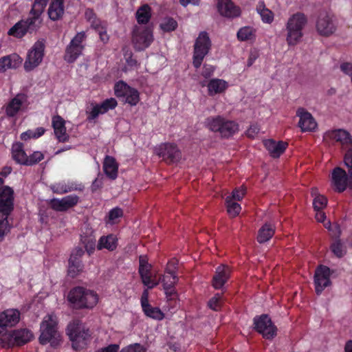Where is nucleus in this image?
I'll use <instances>...</instances> for the list:
<instances>
[{
    "label": "nucleus",
    "mask_w": 352,
    "mask_h": 352,
    "mask_svg": "<svg viewBox=\"0 0 352 352\" xmlns=\"http://www.w3.org/2000/svg\"><path fill=\"white\" fill-rule=\"evenodd\" d=\"M296 116L300 118L298 126L302 132L312 131L317 128L318 124L314 118L305 108H298L296 111Z\"/></svg>",
    "instance_id": "19"
},
{
    "label": "nucleus",
    "mask_w": 352,
    "mask_h": 352,
    "mask_svg": "<svg viewBox=\"0 0 352 352\" xmlns=\"http://www.w3.org/2000/svg\"><path fill=\"white\" fill-rule=\"evenodd\" d=\"M4 183L3 178L0 177V195H2L3 198H6L9 197V195L11 193L12 195V202L14 203V190L8 186H3Z\"/></svg>",
    "instance_id": "48"
},
{
    "label": "nucleus",
    "mask_w": 352,
    "mask_h": 352,
    "mask_svg": "<svg viewBox=\"0 0 352 352\" xmlns=\"http://www.w3.org/2000/svg\"><path fill=\"white\" fill-rule=\"evenodd\" d=\"M221 296L219 294H217L214 295V297H212L208 302V307L214 310V311H219L221 307Z\"/></svg>",
    "instance_id": "50"
},
{
    "label": "nucleus",
    "mask_w": 352,
    "mask_h": 352,
    "mask_svg": "<svg viewBox=\"0 0 352 352\" xmlns=\"http://www.w3.org/2000/svg\"><path fill=\"white\" fill-rule=\"evenodd\" d=\"M12 154V158L16 163L26 166L28 155L23 150V144L22 143L17 142L13 144Z\"/></svg>",
    "instance_id": "31"
},
{
    "label": "nucleus",
    "mask_w": 352,
    "mask_h": 352,
    "mask_svg": "<svg viewBox=\"0 0 352 352\" xmlns=\"http://www.w3.org/2000/svg\"><path fill=\"white\" fill-rule=\"evenodd\" d=\"M330 269L324 265H320L314 274V284L316 293L320 295L327 287L331 283L330 278Z\"/></svg>",
    "instance_id": "17"
},
{
    "label": "nucleus",
    "mask_w": 352,
    "mask_h": 352,
    "mask_svg": "<svg viewBox=\"0 0 352 352\" xmlns=\"http://www.w3.org/2000/svg\"><path fill=\"white\" fill-rule=\"evenodd\" d=\"M131 87L123 81H120L115 85L114 92L117 97H124Z\"/></svg>",
    "instance_id": "42"
},
{
    "label": "nucleus",
    "mask_w": 352,
    "mask_h": 352,
    "mask_svg": "<svg viewBox=\"0 0 352 352\" xmlns=\"http://www.w3.org/2000/svg\"><path fill=\"white\" fill-rule=\"evenodd\" d=\"M258 13L261 15L264 23H271L274 20L273 12L265 7L264 2L261 1L256 7Z\"/></svg>",
    "instance_id": "37"
},
{
    "label": "nucleus",
    "mask_w": 352,
    "mask_h": 352,
    "mask_svg": "<svg viewBox=\"0 0 352 352\" xmlns=\"http://www.w3.org/2000/svg\"><path fill=\"white\" fill-rule=\"evenodd\" d=\"M45 39L38 40L29 51L24 63V69L26 72H30L36 67L41 62L44 56L45 47Z\"/></svg>",
    "instance_id": "12"
},
{
    "label": "nucleus",
    "mask_w": 352,
    "mask_h": 352,
    "mask_svg": "<svg viewBox=\"0 0 352 352\" xmlns=\"http://www.w3.org/2000/svg\"><path fill=\"white\" fill-rule=\"evenodd\" d=\"M259 131V129L257 126H251L248 130L247 131V135L249 138H253L255 135V134L258 133Z\"/></svg>",
    "instance_id": "60"
},
{
    "label": "nucleus",
    "mask_w": 352,
    "mask_h": 352,
    "mask_svg": "<svg viewBox=\"0 0 352 352\" xmlns=\"http://www.w3.org/2000/svg\"><path fill=\"white\" fill-rule=\"evenodd\" d=\"M136 19L140 24H146L151 19V8L148 5L142 6L136 12Z\"/></svg>",
    "instance_id": "36"
},
{
    "label": "nucleus",
    "mask_w": 352,
    "mask_h": 352,
    "mask_svg": "<svg viewBox=\"0 0 352 352\" xmlns=\"http://www.w3.org/2000/svg\"><path fill=\"white\" fill-rule=\"evenodd\" d=\"M103 170L106 175L111 179L118 177V164L113 157L107 155L104 160Z\"/></svg>",
    "instance_id": "29"
},
{
    "label": "nucleus",
    "mask_w": 352,
    "mask_h": 352,
    "mask_svg": "<svg viewBox=\"0 0 352 352\" xmlns=\"http://www.w3.org/2000/svg\"><path fill=\"white\" fill-rule=\"evenodd\" d=\"M44 158V155L39 151H35L29 157L28 156V163L26 166H32L41 162Z\"/></svg>",
    "instance_id": "49"
},
{
    "label": "nucleus",
    "mask_w": 352,
    "mask_h": 352,
    "mask_svg": "<svg viewBox=\"0 0 352 352\" xmlns=\"http://www.w3.org/2000/svg\"><path fill=\"white\" fill-rule=\"evenodd\" d=\"M67 298L76 309L92 308L97 304L98 300L94 292L82 287L72 289Z\"/></svg>",
    "instance_id": "5"
},
{
    "label": "nucleus",
    "mask_w": 352,
    "mask_h": 352,
    "mask_svg": "<svg viewBox=\"0 0 352 352\" xmlns=\"http://www.w3.org/2000/svg\"><path fill=\"white\" fill-rule=\"evenodd\" d=\"M327 198L322 195H316L313 200V206L315 211H319L327 205Z\"/></svg>",
    "instance_id": "45"
},
{
    "label": "nucleus",
    "mask_w": 352,
    "mask_h": 352,
    "mask_svg": "<svg viewBox=\"0 0 352 352\" xmlns=\"http://www.w3.org/2000/svg\"><path fill=\"white\" fill-rule=\"evenodd\" d=\"M142 309L147 316L153 319L160 320L164 318V314L158 307H153L148 304L144 305Z\"/></svg>",
    "instance_id": "40"
},
{
    "label": "nucleus",
    "mask_w": 352,
    "mask_h": 352,
    "mask_svg": "<svg viewBox=\"0 0 352 352\" xmlns=\"http://www.w3.org/2000/svg\"><path fill=\"white\" fill-rule=\"evenodd\" d=\"M47 1L35 0L30 12L32 16L15 23L9 30L8 35L21 38L27 33H36L41 26L42 20L40 19V16L43 12Z\"/></svg>",
    "instance_id": "1"
},
{
    "label": "nucleus",
    "mask_w": 352,
    "mask_h": 352,
    "mask_svg": "<svg viewBox=\"0 0 352 352\" xmlns=\"http://www.w3.org/2000/svg\"><path fill=\"white\" fill-rule=\"evenodd\" d=\"M206 126L212 131L219 132L222 138H228L239 130L238 124L221 116L210 117L206 120Z\"/></svg>",
    "instance_id": "7"
},
{
    "label": "nucleus",
    "mask_w": 352,
    "mask_h": 352,
    "mask_svg": "<svg viewBox=\"0 0 352 352\" xmlns=\"http://www.w3.org/2000/svg\"><path fill=\"white\" fill-rule=\"evenodd\" d=\"M21 138L23 140H28L30 138H36L34 131L28 130L21 135Z\"/></svg>",
    "instance_id": "58"
},
{
    "label": "nucleus",
    "mask_w": 352,
    "mask_h": 352,
    "mask_svg": "<svg viewBox=\"0 0 352 352\" xmlns=\"http://www.w3.org/2000/svg\"><path fill=\"white\" fill-rule=\"evenodd\" d=\"M84 254L82 248L76 247L73 250L69 259L68 274L72 278L76 277L83 270V264L80 258Z\"/></svg>",
    "instance_id": "18"
},
{
    "label": "nucleus",
    "mask_w": 352,
    "mask_h": 352,
    "mask_svg": "<svg viewBox=\"0 0 352 352\" xmlns=\"http://www.w3.org/2000/svg\"><path fill=\"white\" fill-rule=\"evenodd\" d=\"M116 99L111 98L103 101L100 104L95 105L89 113L87 120L91 121L96 118L100 114L107 112L109 109H113L117 106Z\"/></svg>",
    "instance_id": "23"
},
{
    "label": "nucleus",
    "mask_w": 352,
    "mask_h": 352,
    "mask_svg": "<svg viewBox=\"0 0 352 352\" xmlns=\"http://www.w3.org/2000/svg\"><path fill=\"white\" fill-rule=\"evenodd\" d=\"M307 23L305 15L301 12L293 14L287 23V37L286 41L289 45H296L298 43L302 36V29Z\"/></svg>",
    "instance_id": "6"
},
{
    "label": "nucleus",
    "mask_w": 352,
    "mask_h": 352,
    "mask_svg": "<svg viewBox=\"0 0 352 352\" xmlns=\"http://www.w3.org/2000/svg\"><path fill=\"white\" fill-rule=\"evenodd\" d=\"M337 29V24L333 16L326 12L320 13L316 21V30L323 36H329Z\"/></svg>",
    "instance_id": "14"
},
{
    "label": "nucleus",
    "mask_w": 352,
    "mask_h": 352,
    "mask_svg": "<svg viewBox=\"0 0 352 352\" xmlns=\"http://www.w3.org/2000/svg\"><path fill=\"white\" fill-rule=\"evenodd\" d=\"M66 331L72 342L73 349L76 351L85 348L91 337L89 329L85 328L83 323L78 319L68 324Z\"/></svg>",
    "instance_id": "4"
},
{
    "label": "nucleus",
    "mask_w": 352,
    "mask_h": 352,
    "mask_svg": "<svg viewBox=\"0 0 352 352\" xmlns=\"http://www.w3.org/2000/svg\"><path fill=\"white\" fill-rule=\"evenodd\" d=\"M117 239L112 235L109 234L107 236H102L98 244V249L101 250L106 248L110 251L115 250L117 247Z\"/></svg>",
    "instance_id": "35"
},
{
    "label": "nucleus",
    "mask_w": 352,
    "mask_h": 352,
    "mask_svg": "<svg viewBox=\"0 0 352 352\" xmlns=\"http://www.w3.org/2000/svg\"><path fill=\"white\" fill-rule=\"evenodd\" d=\"M244 195H245V189L239 190V188H235L232 191V195L228 196L227 197H232V201H234V200L241 201L243 199Z\"/></svg>",
    "instance_id": "54"
},
{
    "label": "nucleus",
    "mask_w": 352,
    "mask_h": 352,
    "mask_svg": "<svg viewBox=\"0 0 352 352\" xmlns=\"http://www.w3.org/2000/svg\"><path fill=\"white\" fill-rule=\"evenodd\" d=\"M22 63V58L16 54H12L0 58V72H4L7 69H16Z\"/></svg>",
    "instance_id": "27"
},
{
    "label": "nucleus",
    "mask_w": 352,
    "mask_h": 352,
    "mask_svg": "<svg viewBox=\"0 0 352 352\" xmlns=\"http://www.w3.org/2000/svg\"><path fill=\"white\" fill-rule=\"evenodd\" d=\"M85 38V33L84 32H80L78 33L71 41L70 44L74 46L84 47L82 45V42Z\"/></svg>",
    "instance_id": "53"
},
{
    "label": "nucleus",
    "mask_w": 352,
    "mask_h": 352,
    "mask_svg": "<svg viewBox=\"0 0 352 352\" xmlns=\"http://www.w3.org/2000/svg\"><path fill=\"white\" fill-rule=\"evenodd\" d=\"M226 87L227 82L220 79H212L208 85V93L210 96L224 91Z\"/></svg>",
    "instance_id": "34"
},
{
    "label": "nucleus",
    "mask_w": 352,
    "mask_h": 352,
    "mask_svg": "<svg viewBox=\"0 0 352 352\" xmlns=\"http://www.w3.org/2000/svg\"><path fill=\"white\" fill-rule=\"evenodd\" d=\"M20 319V313L16 309H7L0 314V338L6 336V328L16 325Z\"/></svg>",
    "instance_id": "16"
},
{
    "label": "nucleus",
    "mask_w": 352,
    "mask_h": 352,
    "mask_svg": "<svg viewBox=\"0 0 352 352\" xmlns=\"http://www.w3.org/2000/svg\"><path fill=\"white\" fill-rule=\"evenodd\" d=\"M3 197L0 195V242L10 230L11 226L9 223L8 217L14 210L11 193L8 197L4 199Z\"/></svg>",
    "instance_id": "8"
},
{
    "label": "nucleus",
    "mask_w": 352,
    "mask_h": 352,
    "mask_svg": "<svg viewBox=\"0 0 352 352\" xmlns=\"http://www.w3.org/2000/svg\"><path fill=\"white\" fill-rule=\"evenodd\" d=\"M81 241L89 255L95 250L96 239L92 236H82Z\"/></svg>",
    "instance_id": "43"
},
{
    "label": "nucleus",
    "mask_w": 352,
    "mask_h": 352,
    "mask_svg": "<svg viewBox=\"0 0 352 352\" xmlns=\"http://www.w3.org/2000/svg\"><path fill=\"white\" fill-rule=\"evenodd\" d=\"M33 338V333L27 329H21L10 331L4 337L0 338L3 347L22 346Z\"/></svg>",
    "instance_id": "10"
},
{
    "label": "nucleus",
    "mask_w": 352,
    "mask_h": 352,
    "mask_svg": "<svg viewBox=\"0 0 352 352\" xmlns=\"http://www.w3.org/2000/svg\"><path fill=\"white\" fill-rule=\"evenodd\" d=\"M148 291L147 289H145L142 294V297H141V304H142V307H143L144 305H148Z\"/></svg>",
    "instance_id": "63"
},
{
    "label": "nucleus",
    "mask_w": 352,
    "mask_h": 352,
    "mask_svg": "<svg viewBox=\"0 0 352 352\" xmlns=\"http://www.w3.org/2000/svg\"><path fill=\"white\" fill-rule=\"evenodd\" d=\"M27 100L25 94H17L8 104L6 108V113L8 117H14L20 110L22 104Z\"/></svg>",
    "instance_id": "28"
},
{
    "label": "nucleus",
    "mask_w": 352,
    "mask_h": 352,
    "mask_svg": "<svg viewBox=\"0 0 352 352\" xmlns=\"http://www.w3.org/2000/svg\"><path fill=\"white\" fill-rule=\"evenodd\" d=\"M253 35V30L250 27L241 28L237 32V37L240 41H247L251 39Z\"/></svg>",
    "instance_id": "47"
},
{
    "label": "nucleus",
    "mask_w": 352,
    "mask_h": 352,
    "mask_svg": "<svg viewBox=\"0 0 352 352\" xmlns=\"http://www.w3.org/2000/svg\"><path fill=\"white\" fill-rule=\"evenodd\" d=\"M101 186H102V181L98 179H96L93 182L92 185H91L92 192L96 191L98 189H99L101 187Z\"/></svg>",
    "instance_id": "64"
},
{
    "label": "nucleus",
    "mask_w": 352,
    "mask_h": 352,
    "mask_svg": "<svg viewBox=\"0 0 352 352\" xmlns=\"http://www.w3.org/2000/svg\"><path fill=\"white\" fill-rule=\"evenodd\" d=\"M214 71V67L210 65L205 64L204 65L202 76L206 78H209Z\"/></svg>",
    "instance_id": "57"
},
{
    "label": "nucleus",
    "mask_w": 352,
    "mask_h": 352,
    "mask_svg": "<svg viewBox=\"0 0 352 352\" xmlns=\"http://www.w3.org/2000/svg\"><path fill=\"white\" fill-rule=\"evenodd\" d=\"M160 280L163 283L164 289L168 296H172L175 294L174 285L178 280V278L176 276H163L160 278Z\"/></svg>",
    "instance_id": "33"
},
{
    "label": "nucleus",
    "mask_w": 352,
    "mask_h": 352,
    "mask_svg": "<svg viewBox=\"0 0 352 352\" xmlns=\"http://www.w3.org/2000/svg\"><path fill=\"white\" fill-rule=\"evenodd\" d=\"M124 98H125L126 102L131 105H136L140 100L139 92L136 89L131 88Z\"/></svg>",
    "instance_id": "44"
},
{
    "label": "nucleus",
    "mask_w": 352,
    "mask_h": 352,
    "mask_svg": "<svg viewBox=\"0 0 352 352\" xmlns=\"http://www.w3.org/2000/svg\"><path fill=\"white\" fill-rule=\"evenodd\" d=\"M39 343L45 345L50 343L51 346L56 347L60 342V335L58 331V320L53 314H48L44 317L40 325Z\"/></svg>",
    "instance_id": "3"
},
{
    "label": "nucleus",
    "mask_w": 352,
    "mask_h": 352,
    "mask_svg": "<svg viewBox=\"0 0 352 352\" xmlns=\"http://www.w3.org/2000/svg\"><path fill=\"white\" fill-rule=\"evenodd\" d=\"M177 26V23L173 18H167L160 24V28L165 32L173 31Z\"/></svg>",
    "instance_id": "46"
},
{
    "label": "nucleus",
    "mask_w": 352,
    "mask_h": 352,
    "mask_svg": "<svg viewBox=\"0 0 352 352\" xmlns=\"http://www.w3.org/2000/svg\"><path fill=\"white\" fill-rule=\"evenodd\" d=\"M64 13L63 5H60V3H51L48 9L49 17L53 20H58Z\"/></svg>",
    "instance_id": "38"
},
{
    "label": "nucleus",
    "mask_w": 352,
    "mask_h": 352,
    "mask_svg": "<svg viewBox=\"0 0 352 352\" xmlns=\"http://www.w3.org/2000/svg\"><path fill=\"white\" fill-rule=\"evenodd\" d=\"M274 232L275 230L272 225L264 224L258 232L257 241L260 243L267 242L273 236Z\"/></svg>",
    "instance_id": "32"
},
{
    "label": "nucleus",
    "mask_w": 352,
    "mask_h": 352,
    "mask_svg": "<svg viewBox=\"0 0 352 352\" xmlns=\"http://www.w3.org/2000/svg\"><path fill=\"white\" fill-rule=\"evenodd\" d=\"M217 6L218 12L223 16L234 18L241 14L240 8L236 6L231 0H218Z\"/></svg>",
    "instance_id": "20"
},
{
    "label": "nucleus",
    "mask_w": 352,
    "mask_h": 352,
    "mask_svg": "<svg viewBox=\"0 0 352 352\" xmlns=\"http://www.w3.org/2000/svg\"><path fill=\"white\" fill-rule=\"evenodd\" d=\"M140 266L139 267H146L151 268V265L148 263V258L146 256H140L139 258Z\"/></svg>",
    "instance_id": "59"
},
{
    "label": "nucleus",
    "mask_w": 352,
    "mask_h": 352,
    "mask_svg": "<svg viewBox=\"0 0 352 352\" xmlns=\"http://www.w3.org/2000/svg\"><path fill=\"white\" fill-rule=\"evenodd\" d=\"M344 163L348 169L347 173L339 166L332 171V183L338 192H344L347 188L352 190V148L346 151Z\"/></svg>",
    "instance_id": "2"
},
{
    "label": "nucleus",
    "mask_w": 352,
    "mask_h": 352,
    "mask_svg": "<svg viewBox=\"0 0 352 352\" xmlns=\"http://www.w3.org/2000/svg\"><path fill=\"white\" fill-rule=\"evenodd\" d=\"M226 204L228 213L230 217H234L238 215L241 211V206L232 200V197H226Z\"/></svg>",
    "instance_id": "41"
},
{
    "label": "nucleus",
    "mask_w": 352,
    "mask_h": 352,
    "mask_svg": "<svg viewBox=\"0 0 352 352\" xmlns=\"http://www.w3.org/2000/svg\"><path fill=\"white\" fill-rule=\"evenodd\" d=\"M341 70L346 74L351 76V80L352 79V63H344L340 65Z\"/></svg>",
    "instance_id": "56"
},
{
    "label": "nucleus",
    "mask_w": 352,
    "mask_h": 352,
    "mask_svg": "<svg viewBox=\"0 0 352 352\" xmlns=\"http://www.w3.org/2000/svg\"><path fill=\"white\" fill-rule=\"evenodd\" d=\"M79 197L77 195H68L61 199H53L50 201L52 209L56 211H65L78 204Z\"/></svg>",
    "instance_id": "22"
},
{
    "label": "nucleus",
    "mask_w": 352,
    "mask_h": 352,
    "mask_svg": "<svg viewBox=\"0 0 352 352\" xmlns=\"http://www.w3.org/2000/svg\"><path fill=\"white\" fill-rule=\"evenodd\" d=\"M336 234H335L336 240L331 243L330 250L333 254L340 258H342L346 252V248L344 244L341 242L340 236L341 234V230L338 224L336 225Z\"/></svg>",
    "instance_id": "30"
},
{
    "label": "nucleus",
    "mask_w": 352,
    "mask_h": 352,
    "mask_svg": "<svg viewBox=\"0 0 352 352\" xmlns=\"http://www.w3.org/2000/svg\"><path fill=\"white\" fill-rule=\"evenodd\" d=\"M121 352H146V349L142 346L140 344L135 343L133 344H131L124 349H122Z\"/></svg>",
    "instance_id": "51"
},
{
    "label": "nucleus",
    "mask_w": 352,
    "mask_h": 352,
    "mask_svg": "<svg viewBox=\"0 0 352 352\" xmlns=\"http://www.w3.org/2000/svg\"><path fill=\"white\" fill-rule=\"evenodd\" d=\"M123 216V210L116 207L111 210L109 212V219L111 221H114L116 219Z\"/></svg>",
    "instance_id": "52"
},
{
    "label": "nucleus",
    "mask_w": 352,
    "mask_h": 352,
    "mask_svg": "<svg viewBox=\"0 0 352 352\" xmlns=\"http://www.w3.org/2000/svg\"><path fill=\"white\" fill-rule=\"evenodd\" d=\"M230 276V270L228 266L224 265L219 266L212 278V286L217 289L222 288L229 279Z\"/></svg>",
    "instance_id": "24"
},
{
    "label": "nucleus",
    "mask_w": 352,
    "mask_h": 352,
    "mask_svg": "<svg viewBox=\"0 0 352 352\" xmlns=\"http://www.w3.org/2000/svg\"><path fill=\"white\" fill-rule=\"evenodd\" d=\"M254 325V329L265 339L272 340L276 336L277 328L267 314L255 316Z\"/></svg>",
    "instance_id": "11"
},
{
    "label": "nucleus",
    "mask_w": 352,
    "mask_h": 352,
    "mask_svg": "<svg viewBox=\"0 0 352 352\" xmlns=\"http://www.w3.org/2000/svg\"><path fill=\"white\" fill-rule=\"evenodd\" d=\"M264 145L272 157L278 158L284 153L288 144L283 141L276 142L273 140H267L264 142Z\"/></svg>",
    "instance_id": "26"
},
{
    "label": "nucleus",
    "mask_w": 352,
    "mask_h": 352,
    "mask_svg": "<svg viewBox=\"0 0 352 352\" xmlns=\"http://www.w3.org/2000/svg\"><path fill=\"white\" fill-rule=\"evenodd\" d=\"M84 47L74 46L69 43L66 49L65 60L69 63H73L80 54Z\"/></svg>",
    "instance_id": "39"
},
{
    "label": "nucleus",
    "mask_w": 352,
    "mask_h": 352,
    "mask_svg": "<svg viewBox=\"0 0 352 352\" xmlns=\"http://www.w3.org/2000/svg\"><path fill=\"white\" fill-rule=\"evenodd\" d=\"M316 219L318 222H324L326 219V214L322 210L316 211Z\"/></svg>",
    "instance_id": "62"
},
{
    "label": "nucleus",
    "mask_w": 352,
    "mask_h": 352,
    "mask_svg": "<svg viewBox=\"0 0 352 352\" xmlns=\"http://www.w3.org/2000/svg\"><path fill=\"white\" fill-rule=\"evenodd\" d=\"M125 57L126 63L129 66L133 67L137 65V60L133 58L131 52L129 54H125Z\"/></svg>",
    "instance_id": "61"
},
{
    "label": "nucleus",
    "mask_w": 352,
    "mask_h": 352,
    "mask_svg": "<svg viewBox=\"0 0 352 352\" xmlns=\"http://www.w3.org/2000/svg\"><path fill=\"white\" fill-rule=\"evenodd\" d=\"M211 47V41L206 32H201L195 41L193 52L194 67L197 69L201 65L204 57L208 54Z\"/></svg>",
    "instance_id": "9"
},
{
    "label": "nucleus",
    "mask_w": 352,
    "mask_h": 352,
    "mask_svg": "<svg viewBox=\"0 0 352 352\" xmlns=\"http://www.w3.org/2000/svg\"><path fill=\"white\" fill-rule=\"evenodd\" d=\"M153 39L152 31L149 28L135 26L132 34V43L137 51L148 47Z\"/></svg>",
    "instance_id": "13"
},
{
    "label": "nucleus",
    "mask_w": 352,
    "mask_h": 352,
    "mask_svg": "<svg viewBox=\"0 0 352 352\" xmlns=\"http://www.w3.org/2000/svg\"><path fill=\"white\" fill-rule=\"evenodd\" d=\"M155 153L169 164L177 162L182 157L181 152L177 146L169 143L161 144L156 148Z\"/></svg>",
    "instance_id": "15"
},
{
    "label": "nucleus",
    "mask_w": 352,
    "mask_h": 352,
    "mask_svg": "<svg viewBox=\"0 0 352 352\" xmlns=\"http://www.w3.org/2000/svg\"><path fill=\"white\" fill-rule=\"evenodd\" d=\"M120 349V346L117 344H109L106 347L101 348L96 352H118Z\"/></svg>",
    "instance_id": "55"
},
{
    "label": "nucleus",
    "mask_w": 352,
    "mask_h": 352,
    "mask_svg": "<svg viewBox=\"0 0 352 352\" xmlns=\"http://www.w3.org/2000/svg\"><path fill=\"white\" fill-rule=\"evenodd\" d=\"M326 136L330 139L335 140L340 142L342 146L352 148V137L349 131L343 129H338L328 131L325 133Z\"/></svg>",
    "instance_id": "21"
},
{
    "label": "nucleus",
    "mask_w": 352,
    "mask_h": 352,
    "mask_svg": "<svg viewBox=\"0 0 352 352\" xmlns=\"http://www.w3.org/2000/svg\"><path fill=\"white\" fill-rule=\"evenodd\" d=\"M65 120L59 116H54L52 120V126L56 138L60 142L69 140V135L66 133Z\"/></svg>",
    "instance_id": "25"
}]
</instances>
